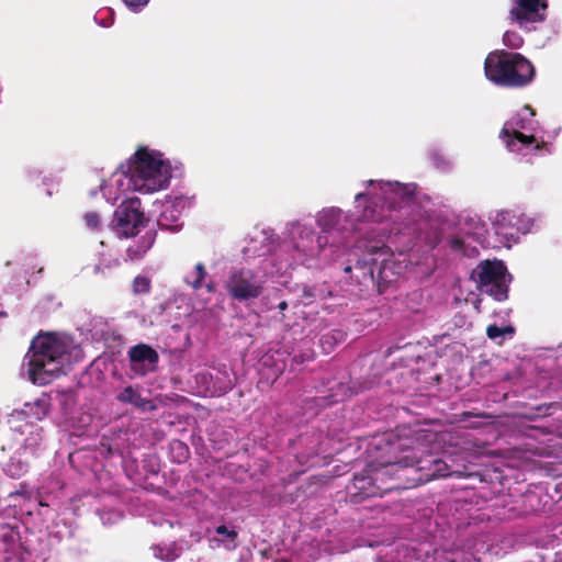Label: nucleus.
<instances>
[{
    "mask_svg": "<svg viewBox=\"0 0 562 562\" xmlns=\"http://www.w3.org/2000/svg\"><path fill=\"white\" fill-rule=\"evenodd\" d=\"M48 413V400L40 397L27 402L23 408L13 411L8 419L12 440L23 454L38 458L46 449L44 429L36 420L43 419Z\"/></svg>",
    "mask_w": 562,
    "mask_h": 562,
    "instance_id": "obj_7",
    "label": "nucleus"
},
{
    "mask_svg": "<svg viewBox=\"0 0 562 562\" xmlns=\"http://www.w3.org/2000/svg\"><path fill=\"white\" fill-rule=\"evenodd\" d=\"M196 383L205 396H222L234 386V380L228 370H218L215 374L201 372L196 375Z\"/></svg>",
    "mask_w": 562,
    "mask_h": 562,
    "instance_id": "obj_19",
    "label": "nucleus"
},
{
    "mask_svg": "<svg viewBox=\"0 0 562 562\" xmlns=\"http://www.w3.org/2000/svg\"><path fill=\"white\" fill-rule=\"evenodd\" d=\"M342 339V333L341 331H335L331 335H324L321 338V344L323 346V349L326 352H329L330 349L334 347V344L338 340Z\"/></svg>",
    "mask_w": 562,
    "mask_h": 562,
    "instance_id": "obj_34",
    "label": "nucleus"
},
{
    "mask_svg": "<svg viewBox=\"0 0 562 562\" xmlns=\"http://www.w3.org/2000/svg\"><path fill=\"white\" fill-rule=\"evenodd\" d=\"M271 240L272 234L262 229L256 232L244 247V257L248 263L232 270L225 281V289L233 300L248 302L258 299L269 278L295 265L290 258L276 266V255L270 254Z\"/></svg>",
    "mask_w": 562,
    "mask_h": 562,
    "instance_id": "obj_3",
    "label": "nucleus"
},
{
    "mask_svg": "<svg viewBox=\"0 0 562 562\" xmlns=\"http://www.w3.org/2000/svg\"><path fill=\"white\" fill-rule=\"evenodd\" d=\"M4 315L2 312H0V316Z\"/></svg>",
    "mask_w": 562,
    "mask_h": 562,
    "instance_id": "obj_41",
    "label": "nucleus"
},
{
    "mask_svg": "<svg viewBox=\"0 0 562 562\" xmlns=\"http://www.w3.org/2000/svg\"><path fill=\"white\" fill-rule=\"evenodd\" d=\"M206 279L207 271L205 265L196 262L184 272L182 281L194 292L205 288L209 293H212L215 290V284L211 280L206 281Z\"/></svg>",
    "mask_w": 562,
    "mask_h": 562,
    "instance_id": "obj_20",
    "label": "nucleus"
},
{
    "mask_svg": "<svg viewBox=\"0 0 562 562\" xmlns=\"http://www.w3.org/2000/svg\"><path fill=\"white\" fill-rule=\"evenodd\" d=\"M514 334L512 326L498 327L496 325H490L486 329V335L490 339L501 344L505 338H510Z\"/></svg>",
    "mask_w": 562,
    "mask_h": 562,
    "instance_id": "obj_30",
    "label": "nucleus"
},
{
    "mask_svg": "<svg viewBox=\"0 0 562 562\" xmlns=\"http://www.w3.org/2000/svg\"><path fill=\"white\" fill-rule=\"evenodd\" d=\"M100 189L104 199L111 204H115L130 192H136V183L132 172L128 171L127 164L121 165L120 168L101 184Z\"/></svg>",
    "mask_w": 562,
    "mask_h": 562,
    "instance_id": "obj_16",
    "label": "nucleus"
},
{
    "mask_svg": "<svg viewBox=\"0 0 562 562\" xmlns=\"http://www.w3.org/2000/svg\"><path fill=\"white\" fill-rule=\"evenodd\" d=\"M189 199L183 195L167 198L157 218L159 228L170 232H178L182 227V213L189 206Z\"/></svg>",
    "mask_w": 562,
    "mask_h": 562,
    "instance_id": "obj_18",
    "label": "nucleus"
},
{
    "mask_svg": "<svg viewBox=\"0 0 562 562\" xmlns=\"http://www.w3.org/2000/svg\"><path fill=\"white\" fill-rule=\"evenodd\" d=\"M302 292H303L302 300H303V304H305V305L312 303L313 300L316 297L314 288L303 285Z\"/></svg>",
    "mask_w": 562,
    "mask_h": 562,
    "instance_id": "obj_35",
    "label": "nucleus"
},
{
    "mask_svg": "<svg viewBox=\"0 0 562 562\" xmlns=\"http://www.w3.org/2000/svg\"><path fill=\"white\" fill-rule=\"evenodd\" d=\"M126 164L136 183V192L140 194L167 190L180 170L178 162H172L162 151L149 146H139Z\"/></svg>",
    "mask_w": 562,
    "mask_h": 562,
    "instance_id": "obj_5",
    "label": "nucleus"
},
{
    "mask_svg": "<svg viewBox=\"0 0 562 562\" xmlns=\"http://www.w3.org/2000/svg\"><path fill=\"white\" fill-rule=\"evenodd\" d=\"M123 2L133 11H139L142 10L149 0H123Z\"/></svg>",
    "mask_w": 562,
    "mask_h": 562,
    "instance_id": "obj_36",
    "label": "nucleus"
},
{
    "mask_svg": "<svg viewBox=\"0 0 562 562\" xmlns=\"http://www.w3.org/2000/svg\"><path fill=\"white\" fill-rule=\"evenodd\" d=\"M386 442L390 456L381 457L353 476L352 487L362 497H373L391 490L405 488L404 482L402 483V462H406L411 456H400L396 450L394 451L392 446H396V442H391L390 438H386Z\"/></svg>",
    "mask_w": 562,
    "mask_h": 562,
    "instance_id": "obj_6",
    "label": "nucleus"
},
{
    "mask_svg": "<svg viewBox=\"0 0 562 562\" xmlns=\"http://www.w3.org/2000/svg\"><path fill=\"white\" fill-rule=\"evenodd\" d=\"M431 543L396 541L384 546L376 555V562H430Z\"/></svg>",
    "mask_w": 562,
    "mask_h": 562,
    "instance_id": "obj_13",
    "label": "nucleus"
},
{
    "mask_svg": "<svg viewBox=\"0 0 562 562\" xmlns=\"http://www.w3.org/2000/svg\"><path fill=\"white\" fill-rule=\"evenodd\" d=\"M362 186L364 190L355 195L353 213L327 206L313 216L288 222L279 251H288L295 265L318 269L346 252L358 223L370 224L369 235H373L378 231L391 232V224L422 217L415 183L368 180Z\"/></svg>",
    "mask_w": 562,
    "mask_h": 562,
    "instance_id": "obj_1",
    "label": "nucleus"
},
{
    "mask_svg": "<svg viewBox=\"0 0 562 562\" xmlns=\"http://www.w3.org/2000/svg\"><path fill=\"white\" fill-rule=\"evenodd\" d=\"M499 137L508 151L516 155L528 156L542 148L547 153H551L541 134L539 123L535 119V112L528 105L522 106L505 122Z\"/></svg>",
    "mask_w": 562,
    "mask_h": 562,
    "instance_id": "obj_8",
    "label": "nucleus"
},
{
    "mask_svg": "<svg viewBox=\"0 0 562 562\" xmlns=\"http://www.w3.org/2000/svg\"><path fill=\"white\" fill-rule=\"evenodd\" d=\"M132 288L135 294L148 293L150 290V280L147 277L137 276L133 280Z\"/></svg>",
    "mask_w": 562,
    "mask_h": 562,
    "instance_id": "obj_33",
    "label": "nucleus"
},
{
    "mask_svg": "<svg viewBox=\"0 0 562 562\" xmlns=\"http://www.w3.org/2000/svg\"><path fill=\"white\" fill-rule=\"evenodd\" d=\"M412 217L398 225L391 224L390 231H378L373 235H369L367 241L361 246L364 251L361 256H357L353 265H347L344 268L346 273L351 274L359 284L363 286L375 285L378 291L382 293L389 284L394 282L406 269L407 259L402 250L397 254L392 250L389 244L392 241V235L406 234L411 224H415ZM411 232H407L409 235Z\"/></svg>",
    "mask_w": 562,
    "mask_h": 562,
    "instance_id": "obj_2",
    "label": "nucleus"
},
{
    "mask_svg": "<svg viewBox=\"0 0 562 562\" xmlns=\"http://www.w3.org/2000/svg\"><path fill=\"white\" fill-rule=\"evenodd\" d=\"M503 43L509 48L517 49L524 44V40L519 33L515 31H507L503 36Z\"/></svg>",
    "mask_w": 562,
    "mask_h": 562,
    "instance_id": "obj_31",
    "label": "nucleus"
},
{
    "mask_svg": "<svg viewBox=\"0 0 562 562\" xmlns=\"http://www.w3.org/2000/svg\"><path fill=\"white\" fill-rule=\"evenodd\" d=\"M139 206V199L131 198L123 201L116 209L114 213V229L119 236H136L140 227H144L145 217Z\"/></svg>",
    "mask_w": 562,
    "mask_h": 562,
    "instance_id": "obj_14",
    "label": "nucleus"
},
{
    "mask_svg": "<svg viewBox=\"0 0 562 562\" xmlns=\"http://www.w3.org/2000/svg\"><path fill=\"white\" fill-rule=\"evenodd\" d=\"M18 532L0 517V550L11 551L15 548Z\"/></svg>",
    "mask_w": 562,
    "mask_h": 562,
    "instance_id": "obj_29",
    "label": "nucleus"
},
{
    "mask_svg": "<svg viewBox=\"0 0 562 562\" xmlns=\"http://www.w3.org/2000/svg\"><path fill=\"white\" fill-rule=\"evenodd\" d=\"M547 9V0H514L510 18L520 27L531 31L535 29L533 24L546 20Z\"/></svg>",
    "mask_w": 562,
    "mask_h": 562,
    "instance_id": "obj_15",
    "label": "nucleus"
},
{
    "mask_svg": "<svg viewBox=\"0 0 562 562\" xmlns=\"http://www.w3.org/2000/svg\"><path fill=\"white\" fill-rule=\"evenodd\" d=\"M35 458L29 454H23L22 451L15 449L8 462L3 464V471L7 475L18 479L27 473L32 460Z\"/></svg>",
    "mask_w": 562,
    "mask_h": 562,
    "instance_id": "obj_23",
    "label": "nucleus"
},
{
    "mask_svg": "<svg viewBox=\"0 0 562 562\" xmlns=\"http://www.w3.org/2000/svg\"><path fill=\"white\" fill-rule=\"evenodd\" d=\"M286 307H288V303L285 301L280 302L278 305V308L280 311H284V310H286Z\"/></svg>",
    "mask_w": 562,
    "mask_h": 562,
    "instance_id": "obj_40",
    "label": "nucleus"
},
{
    "mask_svg": "<svg viewBox=\"0 0 562 562\" xmlns=\"http://www.w3.org/2000/svg\"><path fill=\"white\" fill-rule=\"evenodd\" d=\"M467 234L483 247L490 244L486 224L479 217H470L467 221Z\"/></svg>",
    "mask_w": 562,
    "mask_h": 562,
    "instance_id": "obj_27",
    "label": "nucleus"
},
{
    "mask_svg": "<svg viewBox=\"0 0 562 562\" xmlns=\"http://www.w3.org/2000/svg\"><path fill=\"white\" fill-rule=\"evenodd\" d=\"M237 538L238 533L235 528L221 525L214 529L209 542L212 549L234 550L237 547Z\"/></svg>",
    "mask_w": 562,
    "mask_h": 562,
    "instance_id": "obj_22",
    "label": "nucleus"
},
{
    "mask_svg": "<svg viewBox=\"0 0 562 562\" xmlns=\"http://www.w3.org/2000/svg\"><path fill=\"white\" fill-rule=\"evenodd\" d=\"M451 246L456 250H461L463 246V241L459 238H454L451 240Z\"/></svg>",
    "mask_w": 562,
    "mask_h": 562,
    "instance_id": "obj_39",
    "label": "nucleus"
},
{
    "mask_svg": "<svg viewBox=\"0 0 562 562\" xmlns=\"http://www.w3.org/2000/svg\"><path fill=\"white\" fill-rule=\"evenodd\" d=\"M392 449L400 456L408 454L411 458L402 462L405 488L423 484L432 479L459 475V470H453L447 460L426 453L419 446L408 447L403 442H396Z\"/></svg>",
    "mask_w": 562,
    "mask_h": 562,
    "instance_id": "obj_9",
    "label": "nucleus"
},
{
    "mask_svg": "<svg viewBox=\"0 0 562 562\" xmlns=\"http://www.w3.org/2000/svg\"><path fill=\"white\" fill-rule=\"evenodd\" d=\"M86 227L92 232H99L102 227V221L97 212H88L83 215Z\"/></svg>",
    "mask_w": 562,
    "mask_h": 562,
    "instance_id": "obj_32",
    "label": "nucleus"
},
{
    "mask_svg": "<svg viewBox=\"0 0 562 562\" xmlns=\"http://www.w3.org/2000/svg\"><path fill=\"white\" fill-rule=\"evenodd\" d=\"M116 400L123 404H130L142 412L156 409V405L153 401L142 395V389L139 386L127 385L123 387L116 394Z\"/></svg>",
    "mask_w": 562,
    "mask_h": 562,
    "instance_id": "obj_21",
    "label": "nucleus"
},
{
    "mask_svg": "<svg viewBox=\"0 0 562 562\" xmlns=\"http://www.w3.org/2000/svg\"><path fill=\"white\" fill-rule=\"evenodd\" d=\"M100 518L104 525L112 524L121 518V514L117 512L109 514L100 513Z\"/></svg>",
    "mask_w": 562,
    "mask_h": 562,
    "instance_id": "obj_38",
    "label": "nucleus"
},
{
    "mask_svg": "<svg viewBox=\"0 0 562 562\" xmlns=\"http://www.w3.org/2000/svg\"><path fill=\"white\" fill-rule=\"evenodd\" d=\"M488 221L501 243L510 247L519 241L521 235L537 232L541 218L516 207L496 210L488 215Z\"/></svg>",
    "mask_w": 562,
    "mask_h": 562,
    "instance_id": "obj_11",
    "label": "nucleus"
},
{
    "mask_svg": "<svg viewBox=\"0 0 562 562\" xmlns=\"http://www.w3.org/2000/svg\"><path fill=\"white\" fill-rule=\"evenodd\" d=\"M484 72L494 85L512 88L527 86L535 77V68L526 57L505 50H495L487 55Z\"/></svg>",
    "mask_w": 562,
    "mask_h": 562,
    "instance_id": "obj_10",
    "label": "nucleus"
},
{
    "mask_svg": "<svg viewBox=\"0 0 562 562\" xmlns=\"http://www.w3.org/2000/svg\"><path fill=\"white\" fill-rule=\"evenodd\" d=\"M81 358L82 350L69 336L38 334L24 356L21 372L33 384L46 385Z\"/></svg>",
    "mask_w": 562,
    "mask_h": 562,
    "instance_id": "obj_4",
    "label": "nucleus"
},
{
    "mask_svg": "<svg viewBox=\"0 0 562 562\" xmlns=\"http://www.w3.org/2000/svg\"><path fill=\"white\" fill-rule=\"evenodd\" d=\"M430 562H480L464 550L443 551L431 546Z\"/></svg>",
    "mask_w": 562,
    "mask_h": 562,
    "instance_id": "obj_26",
    "label": "nucleus"
},
{
    "mask_svg": "<svg viewBox=\"0 0 562 562\" xmlns=\"http://www.w3.org/2000/svg\"><path fill=\"white\" fill-rule=\"evenodd\" d=\"M155 236L153 231H146L144 235L134 240L126 249L127 259L131 261L142 259L154 245Z\"/></svg>",
    "mask_w": 562,
    "mask_h": 562,
    "instance_id": "obj_25",
    "label": "nucleus"
},
{
    "mask_svg": "<svg viewBox=\"0 0 562 562\" xmlns=\"http://www.w3.org/2000/svg\"><path fill=\"white\" fill-rule=\"evenodd\" d=\"M481 293L492 296L496 301L508 297V286L512 281L506 266L499 260H484L471 273Z\"/></svg>",
    "mask_w": 562,
    "mask_h": 562,
    "instance_id": "obj_12",
    "label": "nucleus"
},
{
    "mask_svg": "<svg viewBox=\"0 0 562 562\" xmlns=\"http://www.w3.org/2000/svg\"><path fill=\"white\" fill-rule=\"evenodd\" d=\"M100 246L103 249L98 251V262L93 267V273L106 276L120 267L121 259L117 251L105 249L103 241H100Z\"/></svg>",
    "mask_w": 562,
    "mask_h": 562,
    "instance_id": "obj_24",
    "label": "nucleus"
},
{
    "mask_svg": "<svg viewBox=\"0 0 562 562\" xmlns=\"http://www.w3.org/2000/svg\"><path fill=\"white\" fill-rule=\"evenodd\" d=\"M151 551L155 558L171 562L175 561L183 551L182 546H179L176 542L171 543H160L151 547Z\"/></svg>",
    "mask_w": 562,
    "mask_h": 562,
    "instance_id": "obj_28",
    "label": "nucleus"
},
{
    "mask_svg": "<svg viewBox=\"0 0 562 562\" xmlns=\"http://www.w3.org/2000/svg\"><path fill=\"white\" fill-rule=\"evenodd\" d=\"M172 450H176L178 451L179 453V462H181V460H184L188 456V448L184 443L180 442V441H176L172 443Z\"/></svg>",
    "mask_w": 562,
    "mask_h": 562,
    "instance_id": "obj_37",
    "label": "nucleus"
},
{
    "mask_svg": "<svg viewBox=\"0 0 562 562\" xmlns=\"http://www.w3.org/2000/svg\"><path fill=\"white\" fill-rule=\"evenodd\" d=\"M130 372L133 378L155 372L159 362L158 352L146 344H137L127 351Z\"/></svg>",
    "mask_w": 562,
    "mask_h": 562,
    "instance_id": "obj_17",
    "label": "nucleus"
}]
</instances>
